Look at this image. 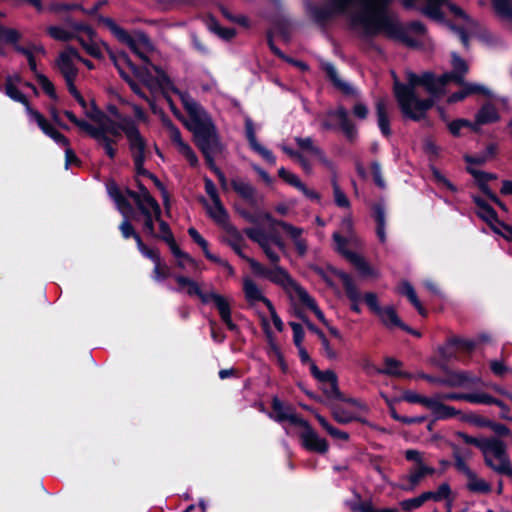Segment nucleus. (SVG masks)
I'll return each mask as SVG.
<instances>
[{"instance_id": "nucleus-1", "label": "nucleus", "mask_w": 512, "mask_h": 512, "mask_svg": "<svg viewBox=\"0 0 512 512\" xmlns=\"http://www.w3.org/2000/svg\"><path fill=\"white\" fill-rule=\"evenodd\" d=\"M390 2L391 0H328L322 7H314L311 14L318 22L343 16L363 37L384 34L409 47H419L426 35L425 27L417 21L408 26L402 25L398 17L388 9Z\"/></svg>"}, {"instance_id": "nucleus-2", "label": "nucleus", "mask_w": 512, "mask_h": 512, "mask_svg": "<svg viewBox=\"0 0 512 512\" xmlns=\"http://www.w3.org/2000/svg\"><path fill=\"white\" fill-rule=\"evenodd\" d=\"M111 59L122 78H126L124 68H130L137 80L149 90L154 100L159 94L172 92L178 95L189 115V119L184 124L194 134L197 146L212 164V156L220 152L221 144L215 126L203 107L189 93L175 87L170 78L158 68H154L155 74H152L148 68H139L134 65L125 53L111 54Z\"/></svg>"}, {"instance_id": "nucleus-3", "label": "nucleus", "mask_w": 512, "mask_h": 512, "mask_svg": "<svg viewBox=\"0 0 512 512\" xmlns=\"http://www.w3.org/2000/svg\"><path fill=\"white\" fill-rule=\"evenodd\" d=\"M452 68L451 73L439 77L429 72L422 75L408 72L407 84L395 80L394 93L404 116L413 120L423 118L434 100L445 94L448 83L462 84L464 75L468 72V65L456 53H452Z\"/></svg>"}, {"instance_id": "nucleus-4", "label": "nucleus", "mask_w": 512, "mask_h": 512, "mask_svg": "<svg viewBox=\"0 0 512 512\" xmlns=\"http://www.w3.org/2000/svg\"><path fill=\"white\" fill-rule=\"evenodd\" d=\"M417 0H404L403 5L406 8L415 6ZM426 5L422 8V13L430 19L444 23L445 9L455 20V24L447 23L450 30L459 36L464 47H468L469 39L476 33L477 23L470 19L466 13L457 5L449 0H425Z\"/></svg>"}, {"instance_id": "nucleus-5", "label": "nucleus", "mask_w": 512, "mask_h": 512, "mask_svg": "<svg viewBox=\"0 0 512 512\" xmlns=\"http://www.w3.org/2000/svg\"><path fill=\"white\" fill-rule=\"evenodd\" d=\"M82 108L85 110L86 116L90 118L95 125L80 119H78V122H75V125L94 138L98 144L104 148L109 158L113 159L116 155V149L114 148V139L109 135H117V127L113 124V121L108 115L98 110L94 105L88 108L85 103V107Z\"/></svg>"}, {"instance_id": "nucleus-6", "label": "nucleus", "mask_w": 512, "mask_h": 512, "mask_svg": "<svg viewBox=\"0 0 512 512\" xmlns=\"http://www.w3.org/2000/svg\"><path fill=\"white\" fill-rule=\"evenodd\" d=\"M353 219L351 215L345 216L341 220L340 231L333 234V240L336 250L343 255L351 264H353L362 274L371 275L372 269L365 259L347 248L348 245L358 248L361 246L360 238L355 234L353 228Z\"/></svg>"}, {"instance_id": "nucleus-7", "label": "nucleus", "mask_w": 512, "mask_h": 512, "mask_svg": "<svg viewBox=\"0 0 512 512\" xmlns=\"http://www.w3.org/2000/svg\"><path fill=\"white\" fill-rule=\"evenodd\" d=\"M121 126V133H124L128 141L137 175L148 177L156 186L163 189L161 182L144 168V163L150 154V151L148 141L141 134L137 123H135L133 119H124Z\"/></svg>"}, {"instance_id": "nucleus-8", "label": "nucleus", "mask_w": 512, "mask_h": 512, "mask_svg": "<svg viewBox=\"0 0 512 512\" xmlns=\"http://www.w3.org/2000/svg\"><path fill=\"white\" fill-rule=\"evenodd\" d=\"M139 191L134 192L129 189L121 192L125 197L134 200L138 210L144 216V230L149 235H155L154 220H159L161 216V208L157 201L150 195L148 190L140 183Z\"/></svg>"}, {"instance_id": "nucleus-9", "label": "nucleus", "mask_w": 512, "mask_h": 512, "mask_svg": "<svg viewBox=\"0 0 512 512\" xmlns=\"http://www.w3.org/2000/svg\"><path fill=\"white\" fill-rule=\"evenodd\" d=\"M247 262L256 275L281 286L294 300L304 290L291 278L283 267L278 265V263L272 264L273 266L271 268H266L253 258H247Z\"/></svg>"}, {"instance_id": "nucleus-10", "label": "nucleus", "mask_w": 512, "mask_h": 512, "mask_svg": "<svg viewBox=\"0 0 512 512\" xmlns=\"http://www.w3.org/2000/svg\"><path fill=\"white\" fill-rule=\"evenodd\" d=\"M406 460L413 462L408 473L402 477L400 488L404 491H413L427 477L436 473V469L424 460V454L416 449H408L404 453Z\"/></svg>"}, {"instance_id": "nucleus-11", "label": "nucleus", "mask_w": 512, "mask_h": 512, "mask_svg": "<svg viewBox=\"0 0 512 512\" xmlns=\"http://www.w3.org/2000/svg\"><path fill=\"white\" fill-rule=\"evenodd\" d=\"M481 452L486 465L496 473L507 475L512 470L506 444L499 438H487Z\"/></svg>"}, {"instance_id": "nucleus-12", "label": "nucleus", "mask_w": 512, "mask_h": 512, "mask_svg": "<svg viewBox=\"0 0 512 512\" xmlns=\"http://www.w3.org/2000/svg\"><path fill=\"white\" fill-rule=\"evenodd\" d=\"M82 61V57L73 48H67L62 51L57 59V66L63 75L68 91L77 100V102L85 107V100L77 90L74 81L78 75L77 64Z\"/></svg>"}, {"instance_id": "nucleus-13", "label": "nucleus", "mask_w": 512, "mask_h": 512, "mask_svg": "<svg viewBox=\"0 0 512 512\" xmlns=\"http://www.w3.org/2000/svg\"><path fill=\"white\" fill-rule=\"evenodd\" d=\"M101 20L115 34V36H117L121 42L126 44L142 61H148L147 53L152 50L153 46L145 34L138 33L130 35L124 29L120 28L111 18H102Z\"/></svg>"}, {"instance_id": "nucleus-14", "label": "nucleus", "mask_w": 512, "mask_h": 512, "mask_svg": "<svg viewBox=\"0 0 512 512\" xmlns=\"http://www.w3.org/2000/svg\"><path fill=\"white\" fill-rule=\"evenodd\" d=\"M106 189L108 195L115 202L117 209L124 218L119 226L122 236L126 239L133 237L136 240V236L139 235L135 232L133 226L129 222V217L133 212L131 204L114 181L107 182Z\"/></svg>"}, {"instance_id": "nucleus-15", "label": "nucleus", "mask_w": 512, "mask_h": 512, "mask_svg": "<svg viewBox=\"0 0 512 512\" xmlns=\"http://www.w3.org/2000/svg\"><path fill=\"white\" fill-rule=\"evenodd\" d=\"M244 232L252 241L256 242L262 248L266 257L272 264L279 262L280 256L275 248L284 251L285 244L277 235L267 234L260 228H247Z\"/></svg>"}, {"instance_id": "nucleus-16", "label": "nucleus", "mask_w": 512, "mask_h": 512, "mask_svg": "<svg viewBox=\"0 0 512 512\" xmlns=\"http://www.w3.org/2000/svg\"><path fill=\"white\" fill-rule=\"evenodd\" d=\"M368 407L366 404L355 398L344 399L343 403L336 405L333 408L334 419L341 423L346 424L352 421H360L365 423L362 418L366 414Z\"/></svg>"}, {"instance_id": "nucleus-17", "label": "nucleus", "mask_w": 512, "mask_h": 512, "mask_svg": "<svg viewBox=\"0 0 512 512\" xmlns=\"http://www.w3.org/2000/svg\"><path fill=\"white\" fill-rule=\"evenodd\" d=\"M466 162L468 163L467 170L468 172L474 177L475 181L478 183L480 189L483 191L484 194H486L493 202L498 204L499 206H502L498 198L489 190L487 183L495 179V176L490 173L483 172L475 167L473 165H481L487 160L486 155L481 156H466L465 157Z\"/></svg>"}, {"instance_id": "nucleus-18", "label": "nucleus", "mask_w": 512, "mask_h": 512, "mask_svg": "<svg viewBox=\"0 0 512 512\" xmlns=\"http://www.w3.org/2000/svg\"><path fill=\"white\" fill-rule=\"evenodd\" d=\"M27 116L29 121L36 123L42 132L54 140L56 144L64 148L69 145V140L57 131L40 112L34 110L31 106H27Z\"/></svg>"}, {"instance_id": "nucleus-19", "label": "nucleus", "mask_w": 512, "mask_h": 512, "mask_svg": "<svg viewBox=\"0 0 512 512\" xmlns=\"http://www.w3.org/2000/svg\"><path fill=\"white\" fill-rule=\"evenodd\" d=\"M300 428L299 436L302 445L310 451L325 453L328 450V444L321 438L304 419L296 426Z\"/></svg>"}, {"instance_id": "nucleus-20", "label": "nucleus", "mask_w": 512, "mask_h": 512, "mask_svg": "<svg viewBox=\"0 0 512 512\" xmlns=\"http://www.w3.org/2000/svg\"><path fill=\"white\" fill-rule=\"evenodd\" d=\"M295 142L302 151L314 156L324 168L331 173H335V163L326 156L325 152L314 143L311 137H295Z\"/></svg>"}, {"instance_id": "nucleus-21", "label": "nucleus", "mask_w": 512, "mask_h": 512, "mask_svg": "<svg viewBox=\"0 0 512 512\" xmlns=\"http://www.w3.org/2000/svg\"><path fill=\"white\" fill-rule=\"evenodd\" d=\"M77 40L85 51L94 58L102 57V49L97 41L94 31L87 25H77Z\"/></svg>"}, {"instance_id": "nucleus-22", "label": "nucleus", "mask_w": 512, "mask_h": 512, "mask_svg": "<svg viewBox=\"0 0 512 512\" xmlns=\"http://www.w3.org/2000/svg\"><path fill=\"white\" fill-rule=\"evenodd\" d=\"M211 204H208L204 201V205L206 207L208 215L220 226L227 229L230 233L234 235H238V231L230 224L229 215L225 207L223 206L220 199L211 201Z\"/></svg>"}, {"instance_id": "nucleus-23", "label": "nucleus", "mask_w": 512, "mask_h": 512, "mask_svg": "<svg viewBox=\"0 0 512 512\" xmlns=\"http://www.w3.org/2000/svg\"><path fill=\"white\" fill-rule=\"evenodd\" d=\"M272 409L273 413L270 414V417L277 422L287 421L289 424L297 426L302 420L291 406L285 405L277 397L272 400Z\"/></svg>"}, {"instance_id": "nucleus-24", "label": "nucleus", "mask_w": 512, "mask_h": 512, "mask_svg": "<svg viewBox=\"0 0 512 512\" xmlns=\"http://www.w3.org/2000/svg\"><path fill=\"white\" fill-rule=\"evenodd\" d=\"M169 136L177 152L181 154L191 166H196L198 164V158L195 152L191 146L182 139L179 129L172 124L169 125Z\"/></svg>"}, {"instance_id": "nucleus-25", "label": "nucleus", "mask_w": 512, "mask_h": 512, "mask_svg": "<svg viewBox=\"0 0 512 512\" xmlns=\"http://www.w3.org/2000/svg\"><path fill=\"white\" fill-rule=\"evenodd\" d=\"M245 130L250 147L256 153H258L265 161H267L271 165H274L276 163L275 156L270 150H268L266 147H264L257 141L254 123L250 118H246L245 120Z\"/></svg>"}, {"instance_id": "nucleus-26", "label": "nucleus", "mask_w": 512, "mask_h": 512, "mask_svg": "<svg viewBox=\"0 0 512 512\" xmlns=\"http://www.w3.org/2000/svg\"><path fill=\"white\" fill-rule=\"evenodd\" d=\"M278 226L281 227L289 238L292 240L297 253L300 256H304L308 250V244L306 239L303 237L304 229L300 227L293 226L290 223L279 221L277 222Z\"/></svg>"}, {"instance_id": "nucleus-27", "label": "nucleus", "mask_w": 512, "mask_h": 512, "mask_svg": "<svg viewBox=\"0 0 512 512\" xmlns=\"http://www.w3.org/2000/svg\"><path fill=\"white\" fill-rule=\"evenodd\" d=\"M209 302H213L216 306L222 321L225 323L227 328L231 331L236 330V325L233 323L231 318L230 302L227 298L213 291L208 294Z\"/></svg>"}, {"instance_id": "nucleus-28", "label": "nucleus", "mask_w": 512, "mask_h": 512, "mask_svg": "<svg viewBox=\"0 0 512 512\" xmlns=\"http://www.w3.org/2000/svg\"><path fill=\"white\" fill-rule=\"evenodd\" d=\"M278 175L279 177H281L286 183H288L289 185L295 187L296 189H298L300 192L303 193L304 196H306L308 199H311V200H315V201H319L320 200V195L319 193H317L315 190L313 189H310L308 188L301 180L300 178L286 170L284 167H281L279 170H278Z\"/></svg>"}, {"instance_id": "nucleus-29", "label": "nucleus", "mask_w": 512, "mask_h": 512, "mask_svg": "<svg viewBox=\"0 0 512 512\" xmlns=\"http://www.w3.org/2000/svg\"><path fill=\"white\" fill-rule=\"evenodd\" d=\"M380 321L383 325H385L387 328H396L399 327L403 330H406L416 336H420L419 333L409 329L398 317L397 312L394 307L387 306L385 308H382L381 311L377 314Z\"/></svg>"}, {"instance_id": "nucleus-30", "label": "nucleus", "mask_w": 512, "mask_h": 512, "mask_svg": "<svg viewBox=\"0 0 512 512\" xmlns=\"http://www.w3.org/2000/svg\"><path fill=\"white\" fill-rule=\"evenodd\" d=\"M330 117H335L339 121V125L345 136L353 141L357 136V129L352 121L349 119L348 112L344 107H338L334 111L328 113Z\"/></svg>"}, {"instance_id": "nucleus-31", "label": "nucleus", "mask_w": 512, "mask_h": 512, "mask_svg": "<svg viewBox=\"0 0 512 512\" xmlns=\"http://www.w3.org/2000/svg\"><path fill=\"white\" fill-rule=\"evenodd\" d=\"M440 395H434L431 397L430 405L428 409L431 410L433 416L437 420H444L452 418L459 414V412L452 406H448L442 403Z\"/></svg>"}, {"instance_id": "nucleus-32", "label": "nucleus", "mask_w": 512, "mask_h": 512, "mask_svg": "<svg viewBox=\"0 0 512 512\" xmlns=\"http://www.w3.org/2000/svg\"><path fill=\"white\" fill-rule=\"evenodd\" d=\"M175 281L179 285V290H184L189 296H197L201 299L203 303H209L208 294L201 290L199 284L194 280L184 277L181 275L174 276Z\"/></svg>"}, {"instance_id": "nucleus-33", "label": "nucleus", "mask_w": 512, "mask_h": 512, "mask_svg": "<svg viewBox=\"0 0 512 512\" xmlns=\"http://www.w3.org/2000/svg\"><path fill=\"white\" fill-rule=\"evenodd\" d=\"M460 85L462 86L461 90L451 94L447 99L448 103L452 104L460 102L472 94H488V90L479 84L463 81V83Z\"/></svg>"}, {"instance_id": "nucleus-34", "label": "nucleus", "mask_w": 512, "mask_h": 512, "mask_svg": "<svg viewBox=\"0 0 512 512\" xmlns=\"http://www.w3.org/2000/svg\"><path fill=\"white\" fill-rule=\"evenodd\" d=\"M312 375L323 383H329L331 385V393L334 395H339V388H338V379L337 375L334 371L328 369L325 371H321L318 369V367L312 363L310 367Z\"/></svg>"}, {"instance_id": "nucleus-35", "label": "nucleus", "mask_w": 512, "mask_h": 512, "mask_svg": "<svg viewBox=\"0 0 512 512\" xmlns=\"http://www.w3.org/2000/svg\"><path fill=\"white\" fill-rule=\"evenodd\" d=\"M243 290L249 303L255 304L257 302H263L267 306V301L269 300L263 295L257 284L250 278L244 279Z\"/></svg>"}, {"instance_id": "nucleus-36", "label": "nucleus", "mask_w": 512, "mask_h": 512, "mask_svg": "<svg viewBox=\"0 0 512 512\" xmlns=\"http://www.w3.org/2000/svg\"><path fill=\"white\" fill-rule=\"evenodd\" d=\"M497 16L512 30V0H491Z\"/></svg>"}, {"instance_id": "nucleus-37", "label": "nucleus", "mask_w": 512, "mask_h": 512, "mask_svg": "<svg viewBox=\"0 0 512 512\" xmlns=\"http://www.w3.org/2000/svg\"><path fill=\"white\" fill-rule=\"evenodd\" d=\"M18 82H20V77L17 75L7 78L5 86L6 95L12 100L24 104L25 110L27 111V106L30 105L26 99V96L16 87V83Z\"/></svg>"}, {"instance_id": "nucleus-38", "label": "nucleus", "mask_w": 512, "mask_h": 512, "mask_svg": "<svg viewBox=\"0 0 512 512\" xmlns=\"http://www.w3.org/2000/svg\"><path fill=\"white\" fill-rule=\"evenodd\" d=\"M376 112L378 118V126L385 136H389L391 133L390 130V122L387 113V103L386 100L380 99L376 103Z\"/></svg>"}, {"instance_id": "nucleus-39", "label": "nucleus", "mask_w": 512, "mask_h": 512, "mask_svg": "<svg viewBox=\"0 0 512 512\" xmlns=\"http://www.w3.org/2000/svg\"><path fill=\"white\" fill-rule=\"evenodd\" d=\"M500 118L497 109L492 104L482 106L476 115V126L496 122Z\"/></svg>"}, {"instance_id": "nucleus-40", "label": "nucleus", "mask_w": 512, "mask_h": 512, "mask_svg": "<svg viewBox=\"0 0 512 512\" xmlns=\"http://www.w3.org/2000/svg\"><path fill=\"white\" fill-rule=\"evenodd\" d=\"M399 292L409 299V301L413 304V306L416 308L420 315L424 317L427 315L426 309L422 306L421 302L419 301L416 295L414 288L410 283L403 282L399 287Z\"/></svg>"}, {"instance_id": "nucleus-41", "label": "nucleus", "mask_w": 512, "mask_h": 512, "mask_svg": "<svg viewBox=\"0 0 512 512\" xmlns=\"http://www.w3.org/2000/svg\"><path fill=\"white\" fill-rule=\"evenodd\" d=\"M295 300H298L300 303L307 306L310 310L314 312L319 321H321L324 325L328 326V322L324 316V313L320 310L314 299L310 297V295L307 293L305 289L298 295V297Z\"/></svg>"}, {"instance_id": "nucleus-42", "label": "nucleus", "mask_w": 512, "mask_h": 512, "mask_svg": "<svg viewBox=\"0 0 512 512\" xmlns=\"http://www.w3.org/2000/svg\"><path fill=\"white\" fill-rule=\"evenodd\" d=\"M233 189L244 199L249 202H254L255 199V188L241 179H233L231 181Z\"/></svg>"}, {"instance_id": "nucleus-43", "label": "nucleus", "mask_w": 512, "mask_h": 512, "mask_svg": "<svg viewBox=\"0 0 512 512\" xmlns=\"http://www.w3.org/2000/svg\"><path fill=\"white\" fill-rule=\"evenodd\" d=\"M467 486L470 491L475 493H489L491 491V485L484 480L483 478H479L471 471H468V482Z\"/></svg>"}, {"instance_id": "nucleus-44", "label": "nucleus", "mask_w": 512, "mask_h": 512, "mask_svg": "<svg viewBox=\"0 0 512 512\" xmlns=\"http://www.w3.org/2000/svg\"><path fill=\"white\" fill-rule=\"evenodd\" d=\"M73 25V30L66 29L61 26H50L47 29L48 34L55 40L59 41H69L73 38H77L78 32L75 30V26Z\"/></svg>"}, {"instance_id": "nucleus-45", "label": "nucleus", "mask_w": 512, "mask_h": 512, "mask_svg": "<svg viewBox=\"0 0 512 512\" xmlns=\"http://www.w3.org/2000/svg\"><path fill=\"white\" fill-rule=\"evenodd\" d=\"M339 277L343 283L345 292L350 301H361V294L356 287L353 279L344 272L339 273Z\"/></svg>"}, {"instance_id": "nucleus-46", "label": "nucleus", "mask_w": 512, "mask_h": 512, "mask_svg": "<svg viewBox=\"0 0 512 512\" xmlns=\"http://www.w3.org/2000/svg\"><path fill=\"white\" fill-rule=\"evenodd\" d=\"M332 174H333V176L331 178V185L333 188L334 202L340 208L349 209L350 201H349L348 197L346 196V194L342 191V189L339 186L336 172L332 173Z\"/></svg>"}, {"instance_id": "nucleus-47", "label": "nucleus", "mask_w": 512, "mask_h": 512, "mask_svg": "<svg viewBox=\"0 0 512 512\" xmlns=\"http://www.w3.org/2000/svg\"><path fill=\"white\" fill-rule=\"evenodd\" d=\"M374 213H375V220L377 222L376 233H377L378 239L380 240V242L385 243L386 242V232H385L386 217H385L384 207L380 204L376 205L374 207Z\"/></svg>"}, {"instance_id": "nucleus-48", "label": "nucleus", "mask_w": 512, "mask_h": 512, "mask_svg": "<svg viewBox=\"0 0 512 512\" xmlns=\"http://www.w3.org/2000/svg\"><path fill=\"white\" fill-rule=\"evenodd\" d=\"M156 221L159 223V228H160L158 237L161 238L162 240H164L168 244L171 252L178 251V245L175 242V239L173 237V234H172L168 224L166 222H164L163 220H161V217L159 218V220H156ZM154 236H157V234L155 233Z\"/></svg>"}, {"instance_id": "nucleus-49", "label": "nucleus", "mask_w": 512, "mask_h": 512, "mask_svg": "<svg viewBox=\"0 0 512 512\" xmlns=\"http://www.w3.org/2000/svg\"><path fill=\"white\" fill-rule=\"evenodd\" d=\"M208 29L224 40H230L236 34L232 28L222 27L215 19H210L207 23Z\"/></svg>"}, {"instance_id": "nucleus-50", "label": "nucleus", "mask_w": 512, "mask_h": 512, "mask_svg": "<svg viewBox=\"0 0 512 512\" xmlns=\"http://www.w3.org/2000/svg\"><path fill=\"white\" fill-rule=\"evenodd\" d=\"M107 111L108 113L110 114V116L113 117V119L111 117H109L112 121H113V124L117 127L118 129V134L117 135H109L112 139H114V144L116 143V141L120 138L121 136V131H122V122L124 119H131L130 117H127V116H123L119 111L118 109L113 106V105H109L107 107Z\"/></svg>"}, {"instance_id": "nucleus-51", "label": "nucleus", "mask_w": 512, "mask_h": 512, "mask_svg": "<svg viewBox=\"0 0 512 512\" xmlns=\"http://www.w3.org/2000/svg\"><path fill=\"white\" fill-rule=\"evenodd\" d=\"M174 257L177 259V265L182 269H188L193 268L197 269L198 264L197 262L187 253L180 250L178 247V251L171 252Z\"/></svg>"}, {"instance_id": "nucleus-52", "label": "nucleus", "mask_w": 512, "mask_h": 512, "mask_svg": "<svg viewBox=\"0 0 512 512\" xmlns=\"http://www.w3.org/2000/svg\"><path fill=\"white\" fill-rule=\"evenodd\" d=\"M402 400L408 403L421 404L426 408L431 404V397L422 396L413 390H405L402 394Z\"/></svg>"}, {"instance_id": "nucleus-53", "label": "nucleus", "mask_w": 512, "mask_h": 512, "mask_svg": "<svg viewBox=\"0 0 512 512\" xmlns=\"http://www.w3.org/2000/svg\"><path fill=\"white\" fill-rule=\"evenodd\" d=\"M481 380L478 377H472L469 373L460 372L451 377L450 384L454 386H465L469 383L478 384Z\"/></svg>"}, {"instance_id": "nucleus-54", "label": "nucleus", "mask_w": 512, "mask_h": 512, "mask_svg": "<svg viewBox=\"0 0 512 512\" xmlns=\"http://www.w3.org/2000/svg\"><path fill=\"white\" fill-rule=\"evenodd\" d=\"M402 363L394 358H386L384 361V368L379 372L382 374L392 375V376H402V372L400 367Z\"/></svg>"}, {"instance_id": "nucleus-55", "label": "nucleus", "mask_w": 512, "mask_h": 512, "mask_svg": "<svg viewBox=\"0 0 512 512\" xmlns=\"http://www.w3.org/2000/svg\"><path fill=\"white\" fill-rule=\"evenodd\" d=\"M427 496L428 495H425V493H422L417 497L405 499L400 502V507L405 511L417 509L427 501Z\"/></svg>"}, {"instance_id": "nucleus-56", "label": "nucleus", "mask_w": 512, "mask_h": 512, "mask_svg": "<svg viewBox=\"0 0 512 512\" xmlns=\"http://www.w3.org/2000/svg\"><path fill=\"white\" fill-rule=\"evenodd\" d=\"M127 83L129 84L131 90L136 94L138 95L140 98H142L143 100H145L146 102H148L150 105L153 104L154 102V99L152 98V96L150 95H147L143 89H142V84L141 82L136 81V80H133L131 79L127 74H126V78H124Z\"/></svg>"}, {"instance_id": "nucleus-57", "label": "nucleus", "mask_w": 512, "mask_h": 512, "mask_svg": "<svg viewBox=\"0 0 512 512\" xmlns=\"http://www.w3.org/2000/svg\"><path fill=\"white\" fill-rule=\"evenodd\" d=\"M127 83L129 84L131 90L136 94L138 95L140 98H142L143 100H145L146 102H148L150 105L153 104L154 102V99L152 98V96L150 95H147L143 89H142V84L141 82L136 81V80H133L131 79L127 74H126V78H124Z\"/></svg>"}, {"instance_id": "nucleus-58", "label": "nucleus", "mask_w": 512, "mask_h": 512, "mask_svg": "<svg viewBox=\"0 0 512 512\" xmlns=\"http://www.w3.org/2000/svg\"><path fill=\"white\" fill-rule=\"evenodd\" d=\"M427 496L428 500H434V501H442L444 499H447L450 495V487L447 483L441 484L436 491H427L424 492Z\"/></svg>"}, {"instance_id": "nucleus-59", "label": "nucleus", "mask_w": 512, "mask_h": 512, "mask_svg": "<svg viewBox=\"0 0 512 512\" xmlns=\"http://www.w3.org/2000/svg\"><path fill=\"white\" fill-rule=\"evenodd\" d=\"M170 276V268L162 263L161 259L154 262L153 279L157 282H161Z\"/></svg>"}, {"instance_id": "nucleus-60", "label": "nucleus", "mask_w": 512, "mask_h": 512, "mask_svg": "<svg viewBox=\"0 0 512 512\" xmlns=\"http://www.w3.org/2000/svg\"><path fill=\"white\" fill-rule=\"evenodd\" d=\"M466 401L473 404L492 405V402H494V397L483 392L467 393Z\"/></svg>"}, {"instance_id": "nucleus-61", "label": "nucleus", "mask_w": 512, "mask_h": 512, "mask_svg": "<svg viewBox=\"0 0 512 512\" xmlns=\"http://www.w3.org/2000/svg\"><path fill=\"white\" fill-rule=\"evenodd\" d=\"M136 243L141 254L154 262L161 259L160 254L157 250L147 247L141 240L140 236H136Z\"/></svg>"}, {"instance_id": "nucleus-62", "label": "nucleus", "mask_w": 512, "mask_h": 512, "mask_svg": "<svg viewBox=\"0 0 512 512\" xmlns=\"http://www.w3.org/2000/svg\"><path fill=\"white\" fill-rule=\"evenodd\" d=\"M464 127H468V128L475 130L476 124L472 123L468 120H465V119H458V120L452 121L449 124V130L455 136L459 135L460 130Z\"/></svg>"}, {"instance_id": "nucleus-63", "label": "nucleus", "mask_w": 512, "mask_h": 512, "mask_svg": "<svg viewBox=\"0 0 512 512\" xmlns=\"http://www.w3.org/2000/svg\"><path fill=\"white\" fill-rule=\"evenodd\" d=\"M37 80L44 92L51 98H56V91L52 82L43 74H37Z\"/></svg>"}, {"instance_id": "nucleus-64", "label": "nucleus", "mask_w": 512, "mask_h": 512, "mask_svg": "<svg viewBox=\"0 0 512 512\" xmlns=\"http://www.w3.org/2000/svg\"><path fill=\"white\" fill-rule=\"evenodd\" d=\"M360 512H399L395 508H376L370 502H363L358 506Z\"/></svg>"}]
</instances>
